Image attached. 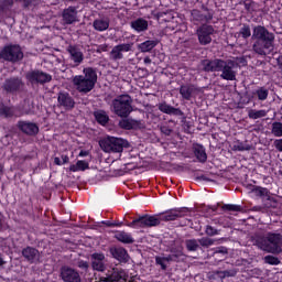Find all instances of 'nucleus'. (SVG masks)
Masks as SVG:
<instances>
[{"label": "nucleus", "mask_w": 282, "mask_h": 282, "mask_svg": "<svg viewBox=\"0 0 282 282\" xmlns=\"http://www.w3.org/2000/svg\"><path fill=\"white\" fill-rule=\"evenodd\" d=\"M200 65L203 67V72L210 74L213 72H221L220 78L223 80H237V67H239V63L235 59H202Z\"/></svg>", "instance_id": "nucleus-1"}, {"label": "nucleus", "mask_w": 282, "mask_h": 282, "mask_svg": "<svg viewBox=\"0 0 282 282\" xmlns=\"http://www.w3.org/2000/svg\"><path fill=\"white\" fill-rule=\"evenodd\" d=\"M133 99L129 95H119L112 100V110L119 118H129L133 111Z\"/></svg>", "instance_id": "nucleus-2"}, {"label": "nucleus", "mask_w": 282, "mask_h": 282, "mask_svg": "<svg viewBox=\"0 0 282 282\" xmlns=\"http://www.w3.org/2000/svg\"><path fill=\"white\" fill-rule=\"evenodd\" d=\"M99 147H101L106 153H122V151L129 149L131 144L128 140L122 138L108 137L99 142Z\"/></svg>", "instance_id": "nucleus-3"}, {"label": "nucleus", "mask_w": 282, "mask_h": 282, "mask_svg": "<svg viewBox=\"0 0 282 282\" xmlns=\"http://www.w3.org/2000/svg\"><path fill=\"white\" fill-rule=\"evenodd\" d=\"M23 56V50L19 44H7L0 50V61L7 63H20Z\"/></svg>", "instance_id": "nucleus-4"}, {"label": "nucleus", "mask_w": 282, "mask_h": 282, "mask_svg": "<svg viewBox=\"0 0 282 282\" xmlns=\"http://www.w3.org/2000/svg\"><path fill=\"white\" fill-rule=\"evenodd\" d=\"M24 87L25 83H23V78L19 76H11L4 79L1 89L7 94H11V96H14L17 94H21Z\"/></svg>", "instance_id": "nucleus-5"}, {"label": "nucleus", "mask_w": 282, "mask_h": 282, "mask_svg": "<svg viewBox=\"0 0 282 282\" xmlns=\"http://www.w3.org/2000/svg\"><path fill=\"white\" fill-rule=\"evenodd\" d=\"M253 50L260 56H268L274 50V36H258Z\"/></svg>", "instance_id": "nucleus-6"}, {"label": "nucleus", "mask_w": 282, "mask_h": 282, "mask_svg": "<svg viewBox=\"0 0 282 282\" xmlns=\"http://www.w3.org/2000/svg\"><path fill=\"white\" fill-rule=\"evenodd\" d=\"M29 113L30 111L23 110L21 106L0 105V117L6 118L7 120L10 118H23V116H28Z\"/></svg>", "instance_id": "nucleus-7"}, {"label": "nucleus", "mask_w": 282, "mask_h": 282, "mask_svg": "<svg viewBox=\"0 0 282 282\" xmlns=\"http://www.w3.org/2000/svg\"><path fill=\"white\" fill-rule=\"evenodd\" d=\"M25 78L31 85H45L52 83V75L39 69L28 72Z\"/></svg>", "instance_id": "nucleus-8"}, {"label": "nucleus", "mask_w": 282, "mask_h": 282, "mask_svg": "<svg viewBox=\"0 0 282 282\" xmlns=\"http://www.w3.org/2000/svg\"><path fill=\"white\" fill-rule=\"evenodd\" d=\"M281 238H282L281 232H272V231L267 232V241L270 246L269 252L271 254H281L282 252Z\"/></svg>", "instance_id": "nucleus-9"}, {"label": "nucleus", "mask_w": 282, "mask_h": 282, "mask_svg": "<svg viewBox=\"0 0 282 282\" xmlns=\"http://www.w3.org/2000/svg\"><path fill=\"white\" fill-rule=\"evenodd\" d=\"M127 279L124 278V271L112 268L109 269L104 275L99 278V282H124Z\"/></svg>", "instance_id": "nucleus-10"}, {"label": "nucleus", "mask_w": 282, "mask_h": 282, "mask_svg": "<svg viewBox=\"0 0 282 282\" xmlns=\"http://www.w3.org/2000/svg\"><path fill=\"white\" fill-rule=\"evenodd\" d=\"M74 85L77 87V91L79 94H89L96 87V84L94 82L85 78L83 75H77L73 78Z\"/></svg>", "instance_id": "nucleus-11"}, {"label": "nucleus", "mask_w": 282, "mask_h": 282, "mask_svg": "<svg viewBox=\"0 0 282 282\" xmlns=\"http://www.w3.org/2000/svg\"><path fill=\"white\" fill-rule=\"evenodd\" d=\"M17 128L19 129V131L24 133V135H30L31 138L39 135L40 131L39 124L25 120L18 121Z\"/></svg>", "instance_id": "nucleus-12"}, {"label": "nucleus", "mask_w": 282, "mask_h": 282, "mask_svg": "<svg viewBox=\"0 0 282 282\" xmlns=\"http://www.w3.org/2000/svg\"><path fill=\"white\" fill-rule=\"evenodd\" d=\"M191 14L193 21H198L199 23H208L213 21V12L204 4L202 6V11L193 9Z\"/></svg>", "instance_id": "nucleus-13"}, {"label": "nucleus", "mask_w": 282, "mask_h": 282, "mask_svg": "<svg viewBox=\"0 0 282 282\" xmlns=\"http://www.w3.org/2000/svg\"><path fill=\"white\" fill-rule=\"evenodd\" d=\"M57 102L65 111H72L76 107V100L67 91H59L57 95Z\"/></svg>", "instance_id": "nucleus-14"}, {"label": "nucleus", "mask_w": 282, "mask_h": 282, "mask_svg": "<svg viewBox=\"0 0 282 282\" xmlns=\"http://www.w3.org/2000/svg\"><path fill=\"white\" fill-rule=\"evenodd\" d=\"M59 276L64 282H80V273L72 267L64 265L61 268Z\"/></svg>", "instance_id": "nucleus-15"}, {"label": "nucleus", "mask_w": 282, "mask_h": 282, "mask_svg": "<svg viewBox=\"0 0 282 282\" xmlns=\"http://www.w3.org/2000/svg\"><path fill=\"white\" fill-rule=\"evenodd\" d=\"M132 47L133 44L129 43L116 45L110 52V61H122L124 58L122 52H131Z\"/></svg>", "instance_id": "nucleus-16"}, {"label": "nucleus", "mask_w": 282, "mask_h": 282, "mask_svg": "<svg viewBox=\"0 0 282 282\" xmlns=\"http://www.w3.org/2000/svg\"><path fill=\"white\" fill-rule=\"evenodd\" d=\"M22 257L24 261H28V263H39L41 253L39 252V249L28 246L22 249Z\"/></svg>", "instance_id": "nucleus-17"}, {"label": "nucleus", "mask_w": 282, "mask_h": 282, "mask_svg": "<svg viewBox=\"0 0 282 282\" xmlns=\"http://www.w3.org/2000/svg\"><path fill=\"white\" fill-rule=\"evenodd\" d=\"M91 268L96 272H105V253L95 252L90 256Z\"/></svg>", "instance_id": "nucleus-18"}, {"label": "nucleus", "mask_w": 282, "mask_h": 282, "mask_svg": "<svg viewBox=\"0 0 282 282\" xmlns=\"http://www.w3.org/2000/svg\"><path fill=\"white\" fill-rule=\"evenodd\" d=\"M184 213H186V208H175L170 209L161 215V221H175L180 219V217H184Z\"/></svg>", "instance_id": "nucleus-19"}, {"label": "nucleus", "mask_w": 282, "mask_h": 282, "mask_svg": "<svg viewBox=\"0 0 282 282\" xmlns=\"http://www.w3.org/2000/svg\"><path fill=\"white\" fill-rule=\"evenodd\" d=\"M62 18L66 25L76 23V21H78V11H76V7H68L67 9H64Z\"/></svg>", "instance_id": "nucleus-20"}, {"label": "nucleus", "mask_w": 282, "mask_h": 282, "mask_svg": "<svg viewBox=\"0 0 282 282\" xmlns=\"http://www.w3.org/2000/svg\"><path fill=\"white\" fill-rule=\"evenodd\" d=\"M197 91H199V88L195 87V85H182L180 87V95L183 100H193Z\"/></svg>", "instance_id": "nucleus-21"}, {"label": "nucleus", "mask_w": 282, "mask_h": 282, "mask_svg": "<svg viewBox=\"0 0 282 282\" xmlns=\"http://www.w3.org/2000/svg\"><path fill=\"white\" fill-rule=\"evenodd\" d=\"M192 151L200 164H206L208 161V154L206 153V148L199 143H194L192 147Z\"/></svg>", "instance_id": "nucleus-22"}, {"label": "nucleus", "mask_w": 282, "mask_h": 282, "mask_svg": "<svg viewBox=\"0 0 282 282\" xmlns=\"http://www.w3.org/2000/svg\"><path fill=\"white\" fill-rule=\"evenodd\" d=\"M253 246H257L259 250H263L264 252H270V243L268 242V235H259L256 234L252 237Z\"/></svg>", "instance_id": "nucleus-23"}, {"label": "nucleus", "mask_w": 282, "mask_h": 282, "mask_svg": "<svg viewBox=\"0 0 282 282\" xmlns=\"http://www.w3.org/2000/svg\"><path fill=\"white\" fill-rule=\"evenodd\" d=\"M159 111L166 113L167 116H184V112L180 108H175L166 102L159 105Z\"/></svg>", "instance_id": "nucleus-24"}, {"label": "nucleus", "mask_w": 282, "mask_h": 282, "mask_svg": "<svg viewBox=\"0 0 282 282\" xmlns=\"http://www.w3.org/2000/svg\"><path fill=\"white\" fill-rule=\"evenodd\" d=\"M120 129H124L126 131H131L133 129H140V121L135 119H122L119 121Z\"/></svg>", "instance_id": "nucleus-25"}, {"label": "nucleus", "mask_w": 282, "mask_h": 282, "mask_svg": "<svg viewBox=\"0 0 282 282\" xmlns=\"http://www.w3.org/2000/svg\"><path fill=\"white\" fill-rule=\"evenodd\" d=\"M68 53L70 55V59H73L76 66L83 63L85 56L83 55V52H80V50H78L76 46H69Z\"/></svg>", "instance_id": "nucleus-26"}, {"label": "nucleus", "mask_w": 282, "mask_h": 282, "mask_svg": "<svg viewBox=\"0 0 282 282\" xmlns=\"http://www.w3.org/2000/svg\"><path fill=\"white\" fill-rule=\"evenodd\" d=\"M94 118L101 127H107V124H109V115L105 110H96L94 112Z\"/></svg>", "instance_id": "nucleus-27"}, {"label": "nucleus", "mask_w": 282, "mask_h": 282, "mask_svg": "<svg viewBox=\"0 0 282 282\" xmlns=\"http://www.w3.org/2000/svg\"><path fill=\"white\" fill-rule=\"evenodd\" d=\"M132 30H135L137 32H144L149 29V21L139 18L131 22Z\"/></svg>", "instance_id": "nucleus-28"}, {"label": "nucleus", "mask_w": 282, "mask_h": 282, "mask_svg": "<svg viewBox=\"0 0 282 282\" xmlns=\"http://www.w3.org/2000/svg\"><path fill=\"white\" fill-rule=\"evenodd\" d=\"M83 72L84 78H86V80H90L93 85H96V83H98V74L96 73V68L86 67Z\"/></svg>", "instance_id": "nucleus-29"}, {"label": "nucleus", "mask_w": 282, "mask_h": 282, "mask_svg": "<svg viewBox=\"0 0 282 282\" xmlns=\"http://www.w3.org/2000/svg\"><path fill=\"white\" fill-rule=\"evenodd\" d=\"M89 169V162L85 160H78L76 164L69 166L70 173H78V171H87Z\"/></svg>", "instance_id": "nucleus-30"}, {"label": "nucleus", "mask_w": 282, "mask_h": 282, "mask_svg": "<svg viewBox=\"0 0 282 282\" xmlns=\"http://www.w3.org/2000/svg\"><path fill=\"white\" fill-rule=\"evenodd\" d=\"M115 239H117V241H120L121 243H133V241H135L133 239V236H131V234L126 231H118L115 235Z\"/></svg>", "instance_id": "nucleus-31"}, {"label": "nucleus", "mask_w": 282, "mask_h": 282, "mask_svg": "<svg viewBox=\"0 0 282 282\" xmlns=\"http://www.w3.org/2000/svg\"><path fill=\"white\" fill-rule=\"evenodd\" d=\"M113 259H117V261H127V249L124 248H113L110 250Z\"/></svg>", "instance_id": "nucleus-32"}, {"label": "nucleus", "mask_w": 282, "mask_h": 282, "mask_svg": "<svg viewBox=\"0 0 282 282\" xmlns=\"http://www.w3.org/2000/svg\"><path fill=\"white\" fill-rule=\"evenodd\" d=\"M249 191H251V193H253L256 197H260L261 200L268 193H270V189H268L267 187H261L257 185H249Z\"/></svg>", "instance_id": "nucleus-33"}, {"label": "nucleus", "mask_w": 282, "mask_h": 282, "mask_svg": "<svg viewBox=\"0 0 282 282\" xmlns=\"http://www.w3.org/2000/svg\"><path fill=\"white\" fill-rule=\"evenodd\" d=\"M144 217L145 228H153L155 226H160V224L162 223L161 218H159L158 216H151L149 214H145Z\"/></svg>", "instance_id": "nucleus-34"}, {"label": "nucleus", "mask_w": 282, "mask_h": 282, "mask_svg": "<svg viewBox=\"0 0 282 282\" xmlns=\"http://www.w3.org/2000/svg\"><path fill=\"white\" fill-rule=\"evenodd\" d=\"M262 202V207L264 208H276L278 202L276 198L270 196V192L263 197Z\"/></svg>", "instance_id": "nucleus-35"}, {"label": "nucleus", "mask_w": 282, "mask_h": 282, "mask_svg": "<svg viewBox=\"0 0 282 282\" xmlns=\"http://www.w3.org/2000/svg\"><path fill=\"white\" fill-rule=\"evenodd\" d=\"M198 36H210V34H215V29L213 25L203 24L197 29Z\"/></svg>", "instance_id": "nucleus-36"}, {"label": "nucleus", "mask_w": 282, "mask_h": 282, "mask_svg": "<svg viewBox=\"0 0 282 282\" xmlns=\"http://www.w3.org/2000/svg\"><path fill=\"white\" fill-rule=\"evenodd\" d=\"M185 247L188 252H197L199 250V241L197 239L185 240Z\"/></svg>", "instance_id": "nucleus-37"}, {"label": "nucleus", "mask_w": 282, "mask_h": 282, "mask_svg": "<svg viewBox=\"0 0 282 282\" xmlns=\"http://www.w3.org/2000/svg\"><path fill=\"white\" fill-rule=\"evenodd\" d=\"M158 45V41L148 40L139 45L141 52H151Z\"/></svg>", "instance_id": "nucleus-38"}, {"label": "nucleus", "mask_w": 282, "mask_h": 282, "mask_svg": "<svg viewBox=\"0 0 282 282\" xmlns=\"http://www.w3.org/2000/svg\"><path fill=\"white\" fill-rule=\"evenodd\" d=\"M144 221H145V217L143 215L133 219L131 223H128L127 226L129 228H147Z\"/></svg>", "instance_id": "nucleus-39"}, {"label": "nucleus", "mask_w": 282, "mask_h": 282, "mask_svg": "<svg viewBox=\"0 0 282 282\" xmlns=\"http://www.w3.org/2000/svg\"><path fill=\"white\" fill-rule=\"evenodd\" d=\"M94 28L99 32H104V30H107L109 28V20L107 19L95 20Z\"/></svg>", "instance_id": "nucleus-40"}, {"label": "nucleus", "mask_w": 282, "mask_h": 282, "mask_svg": "<svg viewBox=\"0 0 282 282\" xmlns=\"http://www.w3.org/2000/svg\"><path fill=\"white\" fill-rule=\"evenodd\" d=\"M271 133L274 135V138H282V122L281 121H274L271 124Z\"/></svg>", "instance_id": "nucleus-41"}, {"label": "nucleus", "mask_w": 282, "mask_h": 282, "mask_svg": "<svg viewBox=\"0 0 282 282\" xmlns=\"http://www.w3.org/2000/svg\"><path fill=\"white\" fill-rule=\"evenodd\" d=\"M248 116L251 120H259V118H265V116H268V111L251 109L249 110Z\"/></svg>", "instance_id": "nucleus-42"}, {"label": "nucleus", "mask_w": 282, "mask_h": 282, "mask_svg": "<svg viewBox=\"0 0 282 282\" xmlns=\"http://www.w3.org/2000/svg\"><path fill=\"white\" fill-rule=\"evenodd\" d=\"M252 30H253L252 36H269L270 35V32L268 31V29H265V26H262V25L253 26Z\"/></svg>", "instance_id": "nucleus-43"}, {"label": "nucleus", "mask_w": 282, "mask_h": 282, "mask_svg": "<svg viewBox=\"0 0 282 282\" xmlns=\"http://www.w3.org/2000/svg\"><path fill=\"white\" fill-rule=\"evenodd\" d=\"M256 96L258 97V100H268V96H270V90L265 87H260L256 90Z\"/></svg>", "instance_id": "nucleus-44"}, {"label": "nucleus", "mask_w": 282, "mask_h": 282, "mask_svg": "<svg viewBox=\"0 0 282 282\" xmlns=\"http://www.w3.org/2000/svg\"><path fill=\"white\" fill-rule=\"evenodd\" d=\"M7 230H10V224H8L6 215L0 212V232H6Z\"/></svg>", "instance_id": "nucleus-45"}, {"label": "nucleus", "mask_w": 282, "mask_h": 282, "mask_svg": "<svg viewBox=\"0 0 282 282\" xmlns=\"http://www.w3.org/2000/svg\"><path fill=\"white\" fill-rule=\"evenodd\" d=\"M221 209L227 210L228 213H240L241 205L225 204Z\"/></svg>", "instance_id": "nucleus-46"}, {"label": "nucleus", "mask_w": 282, "mask_h": 282, "mask_svg": "<svg viewBox=\"0 0 282 282\" xmlns=\"http://www.w3.org/2000/svg\"><path fill=\"white\" fill-rule=\"evenodd\" d=\"M213 243H215V240L210 239L208 237H203V238L198 239V246H202L203 248H210V246H213Z\"/></svg>", "instance_id": "nucleus-47"}, {"label": "nucleus", "mask_w": 282, "mask_h": 282, "mask_svg": "<svg viewBox=\"0 0 282 282\" xmlns=\"http://www.w3.org/2000/svg\"><path fill=\"white\" fill-rule=\"evenodd\" d=\"M264 263H268L269 265H279L281 263V260H279V258L274 256H265Z\"/></svg>", "instance_id": "nucleus-48"}, {"label": "nucleus", "mask_w": 282, "mask_h": 282, "mask_svg": "<svg viewBox=\"0 0 282 282\" xmlns=\"http://www.w3.org/2000/svg\"><path fill=\"white\" fill-rule=\"evenodd\" d=\"M14 6V0H2L0 1V12H6L8 8H12Z\"/></svg>", "instance_id": "nucleus-49"}, {"label": "nucleus", "mask_w": 282, "mask_h": 282, "mask_svg": "<svg viewBox=\"0 0 282 282\" xmlns=\"http://www.w3.org/2000/svg\"><path fill=\"white\" fill-rule=\"evenodd\" d=\"M251 28L249 24H242V26L240 28L239 34L241 36H252V32H251Z\"/></svg>", "instance_id": "nucleus-50"}, {"label": "nucleus", "mask_w": 282, "mask_h": 282, "mask_svg": "<svg viewBox=\"0 0 282 282\" xmlns=\"http://www.w3.org/2000/svg\"><path fill=\"white\" fill-rule=\"evenodd\" d=\"M205 235H207V237H215L217 235H219V230H217L215 227L207 225L205 227Z\"/></svg>", "instance_id": "nucleus-51"}, {"label": "nucleus", "mask_w": 282, "mask_h": 282, "mask_svg": "<svg viewBox=\"0 0 282 282\" xmlns=\"http://www.w3.org/2000/svg\"><path fill=\"white\" fill-rule=\"evenodd\" d=\"M155 265H160L161 270L163 271L166 270V268H169L164 257H160V256L155 257Z\"/></svg>", "instance_id": "nucleus-52"}, {"label": "nucleus", "mask_w": 282, "mask_h": 282, "mask_svg": "<svg viewBox=\"0 0 282 282\" xmlns=\"http://www.w3.org/2000/svg\"><path fill=\"white\" fill-rule=\"evenodd\" d=\"M198 41L200 45H208V43H212L213 37L210 36H198Z\"/></svg>", "instance_id": "nucleus-53"}, {"label": "nucleus", "mask_w": 282, "mask_h": 282, "mask_svg": "<svg viewBox=\"0 0 282 282\" xmlns=\"http://www.w3.org/2000/svg\"><path fill=\"white\" fill-rule=\"evenodd\" d=\"M274 147L276 149V151H279L280 153H282V139H276L274 141Z\"/></svg>", "instance_id": "nucleus-54"}, {"label": "nucleus", "mask_w": 282, "mask_h": 282, "mask_svg": "<svg viewBox=\"0 0 282 282\" xmlns=\"http://www.w3.org/2000/svg\"><path fill=\"white\" fill-rule=\"evenodd\" d=\"M251 210L253 213H262L263 210H265V208L263 207V205H256V206L251 207Z\"/></svg>", "instance_id": "nucleus-55"}, {"label": "nucleus", "mask_w": 282, "mask_h": 282, "mask_svg": "<svg viewBox=\"0 0 282 282\" xmlns=\"http://www.w3.org/2000/svg\"><path fill=\"white\" fill-rule=\"evenodd\" d=\"M161 131L165 135H171V133H173V130L171 128L166 127V126L161 127Z\"/></svg>", "instance_id": "nucleus-56"}, {"label": "nucleus", "mask_w": 282, "mask_h": 282, "mask_svg": "<svg viewBox=\"0 0 282 282\" xmlns=\"http://www.w3.org/2000/svg\"><path fill=\"white\" fill-rule=\"evenodd\" d=\"M78 268L87 270V268H89V263L87 261H79Z\"/></svg>", "instance_id": "nucleus-57"}, {"label": "nucleus", "mask_w": 282, "mask_h": 282, "mask_svg": "<svg viewBox=\"0 0 282 282\" xmlns=\"http://www.w3.org/2000/svg\"><path fill=\"white\" fill-rule=\"evenodd\" d=\"M101 224H104V226H107V228H113V226H116L113 221L110 220H104L101 221Z\"/></svg>", "instance_id": "nucleus-58"}, {"label": "nucleus", "mask_w": 282, "mask_h": 282, "mask_svg": "<svg viewBox=\"0 0 282 282\" xmlns=\"http://www.w3.org/2000/svg\"><path fill=\"white\" fill-rule=\"evenodd\" d=\"M62 164H69V156L67 154H62Z\"/></svg>", "instance_id": "nucleus-59"}, {"label": "nucleus", "mask_w": 282, "mask_h": 282, "mask_svg": "<svg viewBox=\"0 0 282 282\" xmlns=\"http://www.w3.org/2000/svg\"><path fill=\"white\" fill-rule=\"evenodd\" d=\"M197 180H200L202 182H210V178H208V176H206V174H202V175L197 176Z\"/></svg>", "instance_id": "nucleus-60"}, {"label": "nucleus", "mask_w": 282, "mask_h": 282, "mask_svg": "<svg viewBox=\"0 0 282 282\" xmlns=\"http://www.w3.org/2000/svg\"><path fill=\"white\" fill-rule=\"evenodd\" d=\"M54 164H55L56 166H63V161H61V158L55 156V158H54Z\"/></svg>", "instance_id": "nucleus-61"}, {"label": "nucleus", "mask_w": 282, "mask_h": 282, "mask_svg": "<svg viewBox=\"0 0 282 282\" xmlns=\"http://www.w3.org/2000/svg\"><path fill=\"white\" fill-rule=\"evenodd\" d=\"M87 155H89V151L82 150L79 152V158H87Z\"/></svg>", "instance_id": "nucleus-62"}, {"label": "nucleus", "mask_w": 282, "mask_h": 282, "mask_svg": "<svg viewBox=\"0 0 282 282\" xmlns=\"http://www.w3.org/2000/svg\"><path fill=\"white\" fill-rule=\"evenodd\" d=\"M24 2V8H29L30 6H32V0H23Z\"/></svg>", "instance_id": "nucleus-63"}, {"label": "nucleus", "mask_w": 282, "mask_h": 282, "mask_svg": "<svg viewBox=\"0 0 282 282\" xmlns=\"http://www.w3.org/2000/svg\"><path fill=\"white\" fill-rule=\"evenodd\" d=\"M236 150H237V151H246V148L240 144V145H237V147H236Z\"/></svg>", "instance_id": "nucleus-64"}]
</instances>
